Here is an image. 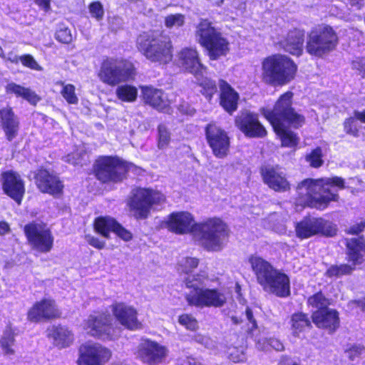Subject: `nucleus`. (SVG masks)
I'll return each mask as SVG.
<instances>
[{"mask_svg": "<svg viewBox=\"0 0 365 365\" xmlns=\"http://www.w3.org/2000/svg\"><path fill=\"white\" fill-rule=\"evenodd\" d=\"M293 97L294 93L287 91L278 97L272 109L263 108L261 113L279 137L281 146L295 149L299 143V138L297 133L286 128L285 123L297 129L304 125L305 117L295 110Z\"/></svg>", "mask_w": 365, "mask_h": 365, "instance_id": "obj_1", "label": "nucleus"}, {"mask_svg": "<svg viewBox=\"0 0 365 365\" xmlns=\"http://www.w3.org/2000/svg\"><path fill=\"white\" fill-rule=\"evenodd\" d=\"M341 190L346 187L344 178L340 176L330 178H305L297 185V190L303 188L306 194L299 193L296 197L295 205L302 208L309 207L318 210L327 209L331 202H339L340 196L331 188Z\"/></svg>", "mask_w": 365, "mask_h": 365, "instance_id": "obj_2", "label": "nucleus"}, {"mask_svg": "<svg viewBox=\"0 0 365 365\" xmlns=\"http://www.w3.org/2000/svg\"><path fill=\"white\" fill-rule=\"evenodd\" d=\"M135 46L138 51L151 63L165 66L173 60L172 39L163 31H142L136 36Z\"/></svg>", "mask_w": 365, "mask_h": 365, "instance_id": "obj_3", "label": "nucleus"}, {"mask_svg": "<svg viewBox=\"0 0 365 365\" xmlns=\"http://www.w3.org/2000/svg\"><path fill=\"white\" fill-rule=\"evenodd\" d=\"M298 66L285 54L274 53L263 58L261 80L267 86L282 87L295 79Z\"/></svg>", "mask_w": 365, "mask_h": 365, "instance_id": "obj_4", "label": "nucleus"}, {"mask_svg": "<svg viewBox=\"0 0 365 365\" xmlns=\"http://www.w3.org/2000/svg\"><path fill=\"white\" fill-rule=\"evenodd\" d=\"M249 262L257 283L264 292L280 297L289 294V279L287 274L277 270L269 262L259 256H251Z\"/></svg>", "mask_w": 365, "mask_h": 365, "instance_id": "obj_5", "label": "nucleus"}, {"mask_svg": "<svg viewBox=\"0 0 365 365\" xmlns=\"http://www.w3.org/2000/svg\"><path fill=\"white\" fill-rule=\"evenodd\" d=\"M207 278L205 275L187 276L184 283L188 289L185 299L189 306L197 308L221 307L226 302V297L218 289L206 287Z\"/></svg>", "mask_w": 365, "mask_h": 365, "instance_id": "obj_6", "label": "nucleus"}, {"mask_svg": "<svg viewBox=\"0 0 365 365\" xmlns=\"http://www.w3.org/2000/svg\"><path fill=\"white\" fill-rule=\"evenodd\" d=\"M134 165L118 155H99L93 161L91 170L96 180L102 185L118 184L127 179Z\"/></svg>", "mask_w": 365, "mask_h": 365, "instance_id": "obj_7", "label": "nucleus"}, {"mask_svg": "<svg viewBox=\"0 0 365 365\" xmlns=\"http://www.w3.org/2000/svg\"><path fill=\"white\" fill-rule=\"evenodd\" d=\"M339 37L335 29L327 24H319L307 33L306 52L312 58H324L336 50Z\"/></svg>", "mask_w": 365, "mask_h": 365, "instance_id": "obj_8", "label": "nucleus"}, {"mask_svg": "<svg viewBox=\"0 0 365 365\" xmlns=\"http://www.w3.org/2000/svg\"><path fill=\"white\" fill-rule=\"evenodd\" d=\"M197 43L207 53L209 59L217 61L230 52V42L208 19H201L196 26Z\"/></svg>", "mask_w": 365, "mask_h": 365, "instance_id": "obj_9", "label": "nucleus"}, {"mask_svg": "<svg viewBox=\"0 0 365 365\" xmlns=\"http://www.w3.org/2000/svg\"><path fill=\"white\" fill-rule=\"evenodd\" d=\"M137 75L135 64L125 58H104L97 72L98 79L105 85L115 87L121 83L133 81Z\"/></svg>", "mask_w": 365, "mask_h": 365, "instance_id": "obj_10", "label": "nucleus"}, {"mask_svg": "<svg viewBox=\"0 0 365 365\" xmlns=\"http://www.w3.org/2000/svg\"><path fill=\"white\" fill-rule=\"evenodd\" d=\"M165 201V197L160 191L151 187H137L132 190L128 206L135 219L145 220L153 206Z\"/></svg>", "mask_w": 365, "mask_h": 365, "instance_id": "obj_11", "label": "nucleus"}, {"mask_svg": "<svg viewBox=\"0 0 365 365\" xmlns=\"http://www.w3.org/2000/svg\"><path fill=\"white\" fill-rule=\"evenodd\" d=\"M346 259L351 264L331 266L326 272L328 277H339L350 274L356 266L361 264L365 257V239L362 237H354L346 240Z\"/></svg>", "mask_w": 365, "mask_h": 365, "instance_id": "obj_12", "label": "nucleus"}, {"mask_svg": "<svg viewBox=\"0 0 365 365\" xmlns=\"http://www.w3.org/2000/svg\"><path fill=\"white\" fill-rule=\"evenodd\" d=\"M168 228H225L226 224L217 217H210L202 222H196L188 211H175L170 213L165 221Z\"/></svg>", "mask_w": 365, "mask_h": 365, "instance_id": "obj_13", "label": "nucleus"}, {"mask_svg": "<svg viewBox=\"0 0 365 365\" xmlns=\"http://www.w3.org/2000/svg\"><path fill=\"white\" fill-rule=\"evenodd\" d=\"M83 329L90 336L102 340H113L118 337L120 329L111 324L109 315L91 314L83 323Z\"/></svg>", "mask_w": 365, "mask_h": 365, "instance_id": "obj_14", "label": "nucleus"}, {"mask_svg": "<svg viewBox=\"0 0 365 365\" xmlns=\"http://www.w3.org/2000/svg\"><path fill=\"white\" fill-rule=\"evenodd\" d=\"M178 235L189 233L199 245L210 251L221 250L227 242V230H172Z\"/></svg>", "mask_w": 365, "mask_h": 365, "instance_id": "obj_15", "label": "nucleus"}, {"mask_svg": "<svg viewBox=\"0 0 365 365\" xmlns=\"http://www.w3.org/2000/svg\"><path fill=\"white\" fill-rule=\"evenodd\" d=\"M207 143L217 158H225L230 153V137L216 122L211 121L204 128Z\"/></svg>", "mask_w": 365, "mask_h": 365, "instance_id": "obj_16", "label": "nucleus"}, {"mask_svg": "<svg viewBox=\"0 0 365 365\" xmlns=\"http://www.w3.org/2000/svg\"><path fill=\"white\" fill-rule=\"evenodd\" d=\"M109 349L99 343H86L79 348L78 365H105L111 357Z\"/></svg>", "mask_w": 365, "mask_h": 365, "instance_id": "obj_17", "label": "nucleus"}, {"mask_svg": "<svg viewBox=\"0 0 365 365\" xmlns=\"http://www.w3.org/2000/svg\"><path fill=\"white\" fill-rule=\"evenodd\" d=\"M33 178L37 188L42 193H47L54 197L63 195L64 185L56 174L48 169L40 167L33 173Z\"/></svg>", "mask_w": 365, "mask_h": 365, "instance_id": "obj_18", "label": "nucleus"}, {"mask_svg": "<svg viewBox=\"0 0 365 365\" xmlns=\"http://www.w3.org/2000/svg\"><path fill=\"white\" fill-rule=\"evenodd\" d=\"M235 125L247 138H262L267 135L257 114L250 110L241 111L235 118Z\"/></svg>", "mask_w": 365, "mask_h": 365, "instance_id": "obj_19", "label": "nucleus"}, {"mask_svg": "<svg viewBox=\"0 0 365 365\" xmlns=\"http://www.w3.org/2000/svg\"><path fill=\"white\" fill-rule=\"evenodd\" d=\"M141 98L143 103L153 109L165 114L173 113L172 101L161 88L153 86H140Z\"/></svg>", "mask_w": 365, "mask_h": 365, "instance_id": "obj_20", "label": "nucleus"}, {"mask_svg": "<svg viewBox=\"0 0 365 365\" xmlns=\"http://www.w3.org/2000/svg\"><path fill=\"white\" fill-rule=\"evenodd\" d=\"M110 310L115 320L124 328L131 331L142 328L138 310L133 306L125 302H115L110 305Z\"/></svg>", "mask_w": 365, "mask_h": 365, "instance_id": "obj_21", "label": "nucleus"}, {"mask_svg": "<svg viewBox=\"0 0 365 365\" xmlns=\"http://www.w3.org/2000/svg\"><path fill=\"white\" fill-rule=\"evenodd\" d=\"M259 173L264 183L274 191L284 192L290 190V183L278 166H262Z\"/></svg>", "mask_w": 365, "mask_h": 365, "instance_id": "obj_22", "label": "nucleus"}, {"mask_svg": "<svg viewBox=\"0 0 365 365\" xmlns=\"http://www.w3.org/2000/svg\"><path fill=\"white\" fill-rule=\"evenodd\" d=\"M168 349L153 341L146 340L140 344L138 356L148 365H158L163 362L168 356Z\"/></svg>", "mask_w": 365, "mask_h": 365, "instance_id": "obj_23", "label": "nucleus"}, {"mask_svg": "<svg viewBox=\"0 0 365 365\" xmlns=\"http://www.w3.org/2000/svg\"><path fill=\"white\" fill-rule=\"evenodd\" d=\"M1 181L4 193L20 205L23 197V180L20 175L11 170L3 171Z\"/></svg>", "mask_w": 365, "mask_h": 365, "instance_id": "obj_24", "label": "nucleus"}, {"mask_svg": "<svg viewBox=\"0 0 365 365\" xmlns=\"http://www.w3.org/2000/svg\"><path fill=\"white\" fill-rule=\"evenodd\" d=\"M178 62L182 68L194 76L202 75L207 69L202 64L195 47H184L178 52Z\"/></svg>", "mask_w": 365, "mask_h": 365, "instance_id": "obj_25", "label": "nucleus"}, {"mask_svg": "<svg viewBox=\"0 0 365 365\" xmlns=\"http://www.w3.org/2000/svg\"><path fill=\"white\" fill-rule=\"evenodd\" d=\"M305 32L297 28L292 29L279 41V46L292 56L299 57L304 53Z\"/></svg>", "mask_w": 365, "mask_h": 365, "instance_id": "obj_26", "label": "nucleus"}, {"mask_svg": "<svg viewBox=\"0 0 365 365\" xmlns=\"http://www.w3.org/2000/svg\"><path fill=\"white\" fill-rule=\"evenodd\" d=\"M111 233L125 242L130 240L133 237L132 233L128 230H93L92 233L86 234L85 238L90 245L101 250L105 247V240L110 238Z\"/></svg>", "mask_w": 365, "mask_h": 365, "instance_id": "obj_27", "label": "nucleus"}, {"mask_svg": "<svg viewBox=\"0 0 365 365\" xmlns=\"http://www.w3.org/2000/svg\"><path fill=\"white\" fill-rule=\"evenodd\" d=\"M220 88L219 103L220 106L230 115H232L238 108L240 99L239 93L224 80L218 81Z\"/></svg>", "mask_w": 365, "mask_h": 365, "instance_id": "obj_28", "label": "nucleus"}, {"mask_svg": "<svg viewBox=\"0 0 365 365\" xmlns=\"http://www.w3.org/2000/svg\"><path fill=\"white\" fill-rule=\"evenodd\" d=\"M26 235L32 247L41 252H48L53 247V237L50 230H26Z\"/></svg>", "mask_w": 365, "mask_h": 365, "instance_id": "obj_29", "label": "nucleus"}, {"mask_svg": "<svg viewBox=\"0 0 365 365\" xmlns=\"http://www.w3.org/2000/svg\"><path fill=\"white\" fill-rule=\"evenodd\" d=\"M0 128L9 141L16 137L19 130V120L11 107L0 108Z\"/></svg>", "mask_w": 365, "mask_h": 365, "instance_id": "obj_30", "label": "nucleus"}, {"mask_svg": "<svg viewBox=\"0 0 365 365\" xmlns=\"http://www.w3.org/2000/svg\"><path fill=\"white\" fill-rule=\"evenodd\" d=\"M60 312L55 302L51 299H44L36 303L28 313V319L38 322L42 319L56 318L60 316Z\"/></svg>", "mask_w": 365, "mask_h": 365, "instance_id": "obj_31", "label": "nucleus"}, {"mask_svg": "<svg viewBox=\"0 0 365 365\" xmlns=\"http://www.w3.org/2000/svg\"><path fill=\"white\" fill-rule=\"evenodd\" d=\"M313 322L319 328L334 332L339 326L338 312L334 309H325L317 310L312 314Z\"/></svg>", "mask_w": 365, "mask_h": 365, "instance_id": "obj_32", "label": "nucleus"}, {"mask_svg": "<svg viewBox=\"0 0 365 365\" xmlns=\"http://www.w3.org/2000/svg\"><path fill=\"white\" fill-rule=\"evenodd\" d=\"M46 336L60 349L69 346L73 341L72 332L67 327L62 326H50L46 329Z\"/></svg>", "mask_w": 365, "mask_h": 365, "instance_id": "obj_33", "label": "nucleus"}, {"mask_svg": "<svg viewBox=\"0 0 365 365\" xmlns=\"http://www.w3.org/2000/svg\"><path fill=\"white\" fill-rule=\"evenodd\" d=\"M359 123L365 124V109L362 110H355L353 112V115L344 120L342 126L345 134L354 138H359L362 128Z\"/></svg>", "mask_w": 365, "mask_h": 365, "instance_id": "obj_34", "label": "nucleus"}, {"mask_svg": "<svg viewBox=\"0 0 365 365\" xmlns=\"http://www.w3.org/2000/svg\"><path fill=\"white\" fill-rule=\"evenodd\" d=\"M291 329L293 336H298L306 328L312 327L311 322L307 315L299 312L292 315L290 319Z\"/></svg>", "mask_w": 365, "mask_h": 365, "instance_id": "obj_35", "label": "nucleus"}, {"mask_svg": "<svg viewBox=\"0 0 365 365\" xmlns=\"http://www.w3.org/2000/svg\"><path fill=\"white\" fill-rule=\"evenodd\" d=\"M195 83L200 88V93L208 101H210L217 92L216 82L210 78L203 77L199 78Z\"/></svg>", "mask_w": 365, "mask_h": 365, "instance_id": "obj_36", "label": "nucleus"}, {"mask_svg": "<svg viewBox=\"0 0 365 365\" xmlns=\"http://www.w3.org/2000/svg\"><path fill=\"white\" fill-rule=\"evenodd\" d=\"M138 94V88L130 84H119L115 90L118 99L125 103L135 102L137 100Z\"/></svg>", "mask_w": 365, "mask_h": 365, "instance_id": "obj_37", "label": "nucleus"}, {"mask_svg": "<svg viewBox=\"0 0 365 365\" xmlns=\"http://www.w3.org/2000/svg\"><path fill=\"white\" fill-rule=\"evenodd\" d=\"M295 228H332L329 222L322 217H304Z\"/></svg>", "mask_w": 365, "mask_h": 365, "instance_id": "obj_38", "label": "nucleus"}, {"mask_svg": "<svg viewBox=\"0 0 365 365\" xmlns=\"http://www.w3.org/2000/svg\"><path fill=\"white\" fill-rule=\"evenodd\" d=\"M58 85L62 86L61 95L68 104L76 105L78 103V98L76 93V87L71 83L66 84L63 81H59Z\"/></svg>", "mask_w": 365, "mask_h": 365, "instance_id": "obj_39", "label": "nucleus"}, {"mask_svg": "<svg viewBox=\"0 0 365 365\" xmlns=\"http://www.w3.org/2000/svg\"><path fill=\"white\" fill-rule=\"evenodd\" d=\"M158 140L157 145L160 150L167 148L171 141V133L167 126L163 123H160L158 127Z\"/></svg>", "mask_w": 365, "mask_h": 365, "instance_id": "obj_40", "label": "nucleus"}, {"mask_svg": "<svg viewBox=\"0 0 365 365\" xmlns=\"http://www.w3.org/2000/svg\"><path fill=\"white\" fill-rule=\"evenodd\" d=\"M257 348L262 351H269L273 349L277 351H282L284 349L283 344L275 338L259 339L257 342Z\"/></svg>", "mask_w": 365, "mask_h": 365, "instance_id": "obj_41", "label": "nucleus"}, {"mask_svg": "<svg viewBox=\"0 0 365 365\" xmlns=\"http://www.w3.org/2000/svg\"><path fill=\"white\" fill-rule=\"evenodd\" d=\"M294 231L297 237L304 240L315 235L333 237L336 235V230H294Z\"/></svg>", "mask_w": 365, "mask_h": 365, "instance_id": "obj_42", "label": "nucleus"}, {"mask_svg": "<svg viewBox=\"0 0 365 365\" xmlns=\"http://www.w3.org/2000/svg\"><path fill=\"white\" fill-rule=\"evenodd\" d=\"M93 228H123L117 220L110 216H99L93 221Z\"/></svg>", "mask_w": 365, "mask_h": 365, "instance_id": "obj_43", "label": "nucleus"}, {"mask_svg": "<svg viewBox=\"0 0 365 365\" xmlns=\"http://www.w3.org/2000/svg\"><path fill=\"white\" fill-rule=\"evenodd\" d=\"M306 160L309 165L314 168H319L324 164L322 150L320 147L313 149L309 154L307 155Z\"/></svg>", "mask_w": 365, "mask_h": 365, "instance_id": "obj_44", "label": "nucleus"}, {"mask_svg": "<svg viewBox=\"0 0 365 365\" xmlns=\"http://www.w3.org/2000/svg\"><path fill=\"white\" fill-rule=\"evenodd\" d=\"M178 323L189 331H196L198 329L197 319L190 314H182L178 317Z\"/></svg>", "mask_w": 365, "mask_h": 365, "instance_id": "obj_45", "label": "nucleus"}, {"mask_svg": "<svg viewBox=\"0 0 365 365\" xmlns=\"http://www.w3.org/2000/svg\"><path fill=\"white\" fill-rule=\"evenodd\" d=\"M199 261L195 257H183L178 263V270L181 272L189 273L197 267Z\"/></svg>", "mask_w": 365, "mask_h": 365, "instance_id": "obj_46", "label": "nucleus"}, {"mask_svg": "<svg viewBox=\"0 0 365 365\" xmlns=\"http://www.w3.org/2000/svg\"><path fill=\"white\" fill-rule=\"evenodd\" d=\"M308 303L312 307L318 309V310L328 309L327 306L329 304V300L322 292H318L310 297L308 299Z\"/></svg>", "mask_w": 365, "mask_h": 365, "instance_id": "obj_47", "label": "nucleus"}, {"mask_svg": "<svg viewBox=\"0 0 365 365\" xmlns=\"http://www.w3.org/2000/svg\"><path fill=\"white\" fill-rule=\"evenodd\" d=\"M164 24L168 29L181 27L185 24V16L180 13L169 14L165 17Z\"/></svg>", "mask_w": 365, "mask_h": 365, "instance_id": "obj_48", "label": "nucleus"}, {"mask_svg": "<svg viewBox=\"0 0 365 365\" xmlns=\"http://www.w3.org/2000/svg\"><path fill=\"white\" fill-rule=\"evenodd\" d=\"M14 333L12 332L11 329H7L5 330L4 335L0 340L1 345L2 348L7 352L11 353L13 350L11 349V346L14 344Z\"/></svg>", "mask_w": 365, "mask_h": 365, "instance_id": "obj_49", "label": "nucleus"}, {"mask_svg": "<svg viewBox=\"0 0 365 365\" xmlns=\"http://www.w3.org/2000/svg\"><path fill=\"white\" fill-rule=\"evenodd\" d=\"M88 9L92 17L98 21L103 19L104 16V10L101 1H92L88 6Z\"/></svg>", "mask_w": 365, "mask_h": 365, "instance_id": "obj_50", "label": "nucleus"}, {"mask_svg": "<svg viewBox=\"0 0 365 365\" xmlns=\"http://www.w3.org/2000/svg\"><path fill=\"white\" fill-rule=\"evenodd\" d=\"M55 38L60 43L68 44L72 41L73 37L68 28H60L56 31Z\"/></svg>", "mask_w": 365, "mask_h": 365, "instance_id": "obj_51", "label": "nucleus"}, {"mask_svg": "<svg viewBox=\"0 0 365 365\" xmlns=\"http://www.w3.org/2000/svg\"><path fill=\"white\" fill-rule=\"evenodd\" d=\"M364 352L365 346L361 344H354L346 350V356L352 361L359 358Z\"/></svg>", "mask_w": 365, "mask_h": 365, "instance_id": "obj_52", "label": "nucleus"}, {"mask_svg": "<svg viewBox=\"0 0 365 365\" xmlns=\"http://www.w3.org/2000/svg\"><path fill=\"white\" fill-rule=\"evenodd\" d=\"M24 100L33 106L36 105L42 100L40 95L29 88H24Z\"/></svg>", "mask_w": 365, "mask_h": 365, "instance_id": "obj_53", "label": "nucleus"}, {"mask_svg": "<svg viewBox=\"0 0 365 365\" xmlns=\"http://www.w3.org/2000/svg\"><path fill=\"white\" fill-rule=\"evenodd\" d=\"M352 68L356 70L361 78L365 79V56L356 58L351 62Z\"/></svg>", "mask_w": 365, "mask_h": 365, "instance_id": "obj_54", "label": "nucleus"}, {"mask_svg": "<svg viewBox=\"0 0 365 365\" xmlns=\"http://www.w3.org/2000/svg\"><path fill=\"white\" fill-rule=\"evenodd\" d=\"M5 91L7 95H15L16 97L23 96V86L14 82L6 84L5 86Z\"/></svg>", "mask_w": 365, "mask_h": 365, "instance_id": "obj_55", "label": "nucleus"}, {"mask_svg": "<svg viewBox=\"0 0 365 365\" xmlns=\"http://www.w3.org/2000/svg\"><path fill=\"white\" fill-rule=\"evenodd\" d=\"M24 66L34 71H43L42 66L38 64L31 54H24Z\"/></svg>", "mask_w": 365, "mask_h": 365, "instance_id": "obj_56", "label": "nucleus"}, {"mask_svg": "<svg viewBox=\"0 0 365 365\" xmlns=\"http://www.w3.org/2000/svg\"><path fill=\"white\" fill-rule=\"evenodd\" d=\"M245 315L247 319L249 321L250 324H252V330L257 328V322L253 317L252 312L250 309L247 308L245 312Z\"/></svg>", "mask_w": 365, "mask_h": 365, "instance_id": "obj_57", "label": "nucleus"}, {"mask_svg": "<svg viewBox=\"0 0 365 365\" xmlns=\"http://www.w3.org/2000/svg\"><path fill=\"white\" fill-rule=\"evenodd\" d=\"M35 1L40 7L43 8L45 11H48L51 9V0H35Z\"/></svg>", "mask_w": 365, "mask_h": 365, "instance_id": "obj_58", "label": "nucleus"}, {"mask_svg": "<svg viewBox=\"0 0 365 365\" xmlns=\"http://www.w3.org/2000/svg\"><path fill=\"white\" fill-rule=\"evenodd\" d=\"M195 340L199 343H203L206 339L201 335H197L195 336Z\"/></svg>", "mask_w": 365, "mask_h": 365, "instance_id": "obj_59", "label": "nucleus"}, {"mask_svg": "<svg viewBox=\"0 0 365 365\" xmlns=\"http://www.w3.org/2000/svg\"><path fill=\"white\" fill-rule=\"evenodd\" d=\"M0 228H9V224L4 221L0 222Z\"/></svg>", "mask_w": 365, "mask_h": 365, "instance_id": "obj_60", "label": "nucleus"}, {"mask_svg": "<svg viewBox=\"0 0 365 365\" xmlns=\"http://www.w3.org/2000/svg\"><path fill=\"white\" fill-rule=\"evenodd\" d=\"M362 230H351L349 233V234H352V235H355L356 236H358L359 235V231H361Z\"/></svg>", "mask_w": 365, "mask_h": 365, "instance_id": "obj_61", "label": "nucleus"}, {"mask_svg": "<svg viewBox=\"0 0 365 365\" xmlns=\"http://www.w3.org/2000/svg\"><path fill=\"white\" fill-rule=\"evenodd\" d=\"M24 228L25 229H27V228H37V226L36 225H34V224H27V225H24Z\"/></svg>", "mask_w": 365, "mask_h": 365, "instance_id": "obj_62", "label": "nucleus"}, {"mask_svg": "<svg viewBox=\"0 0 365 365\" xmlns=\"http://www.w3.org/2000/svg\"><path fill=\"white\" fill-rule=\"evenodd\" d=\"M365 227V222L361 223L360 225H358L356 228H364ZM352 228H355V227H353Z\"/></svg>", "mask_w": 365, "mask_h": 365, "instance_id": "obj_63", "label": "nucleus"}, {"mask_svg": "<svg viewBox=\"0 0 365 365\" xmlns=\"http://www.w3.org/2000/svg\"><path fill=\"white\" fill-rule=\"evenodd\" d=\"M358 304L359 307H361L362 309H364L365 308V305L364 304L363 302H358Z\"/></svg>", "mask_w": 365, "mask_h": 365, "instance_id": "obj_64", "label": "nucleus"}]
</instances>
